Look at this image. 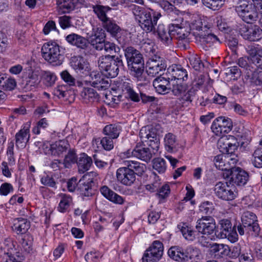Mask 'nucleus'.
Returning <instances> with one entry per match:
<instances>
[{
    "mask_svg": "<svg viewBox=\"0 0 262 262\" xmlns=\"http://www.w3.org/2000/svg\"><path fill=\"white\" fill-rule=\"evenodd\" d=\"M123 51L130 74L138 81H146V78L143 74L144 62L140 52L132 46L126 47Z\"/></svg>",
    "mask_w": 262,
    "mask_h": 262,
    "instance_id": "obj_1",
    "label": "nucleus"
},
{
    "mask_svg": "<svg viewBox=\"0 0 262 262\" xmlns=\"http://www.w3.org/2000/svg\"><path fill=\"white\" fill-rule=\"evenodd\" d=\"M133 13L142 30L147 33L156 32L158 20L161 16L160 13L138 6L134 7Z\"/></svg>",
    "mask_w": 262,
    "mask_h": 262,
    "instance_id": "obj_2",
    "label": "nucleus"
},
{
    "mask_svg": "<svg viewBox=\"0 0 262 262\" xmlns=\"http://www.w3.org/2000/svg\"><path fill=\"white\" fill-rule=\"evenodd\" d=\"M99 69L104 74L111 78L116 77L120 69H123L124 65L121 56L107 55L100 57L98 60Z\"/></svg>",
    "mask_w": 262,
    "mask_h": 262,
    "instance_id": "obj_3",
    "label": "nucleus"
},
{
    "mask_svg": "<svg viewBox=\"0 0 262 262\" xmlns=\"http://www.w3.org/2000/svg\"><path fill=\"white\" fill-rule=\"evenodd\" d=\"M43 58L53 66L61 65L64 60L63 48L55 41H49L43 44L41 48Z\"/></svg>",
    "mask_w": 262,
    "mask_h": 262,
    "instance_id": "obj_4",
    "label": "nucleus"
},
{
    "mask_svg": "<svg viewBox=\"0 0 262 262\" xmlns=\"http://www.w3.org/2000/svg\"><path fill=\"white\" fill-rule=\"evenodd\" d=\"M167 254L171 259L178 262H194L200 256L198 249L192 247L184 249L178 246L171 247L168 250Z\"/></svg>",
    "mask_w": 262,
    "mask_h": 262,
    "instance_id": "obj_5",
    "label": "nucleus"
},
{
    "mask_svg": "<svg viewBox=\"0 0 262 262\" xmlns=\"http://www.w3.org/2000/svg\"><path fill=\"white\" fill-rule=\"evenodd\" d=\"M159 145L157 140L155 139V142L147 143L148 147L143 143H138L132 151V155L139 159L148 162L157 152Z\"/></svg>",
    "mask_w": 262,
    "mask_h": 262,
    "instance_id": "obj_6",
    "label": "nucleus"
},
{
    "mask_svg": "<svg viewBox=\"0 0 262 262\" xmlns=\"http://www.w3.org/2000/svg\"><path fill=\"white\" fill-rule=\"evenodd\" d=\"M235 11L243 21L252 24L258 18L257 10L247 0H241L235 7Z\"/></svg>",
    "mask_w": 262,
    "mask_h": 262,
    "instance_id": "obj_7",
    "label": "nucleus"
},
{
    "mask_svg": "<svg viewBox=\"0 0 262 262\" xmlns=\"http://www.w3.org/2000/svg\"><path fill=\"white\" fill-rule=\"evenodd\" d=\"M233 185L228 184L227 182H218L213 188L215 195L220 199L224 201H231L236 197V192Z\"/></svg>",
    "mask_w": 262,
    "mask_h": 262,
    "instance_id": "obj_8",
    "label": "nucleus"
},
{
    "mask_svg": "<svg viewBox=\"0 0 262 262\" xmlns=\"http://www.w3.org/2000/svg\"><path fill=\"white\" fill-rule=\"evenodd\" d=\"M195 228L198 232L213 236L216 233L215 220L211 216H204L198 220Z\"/></svg>",
    "mask_w": 262,
    "mask_h": 262,
    "instance_id": "obj_9",
    "label": "nucleus"
},
{
    "mask_svg": "<svg viewBox=\"0 0 262 262\" xmlns=\"http://www.w3.org/2000/svg\"><path fill=\"white\" fill-rule=\"evenodd\" d=\"M166 62L163 58L159 56L150 58L146 63V72L148 75L155 77L166 69Z\"/></svg>",
    "mask_w": 262,
    "mask_h": 262,
    "instance_id": "obj_10",
    "label": "nucleus"
},
{
    "mask_svg": "<svg viewBox=\"0 0 262 262\" xmlns=\"http://www.w3.org/2000/svg\"><path fill=\"white\" fill-rule=\"evenodd\" d=\"M211 128L215 135L220 136L231 130L232 122L231 120L228 118L219 117L213 121Z\"/></svg>",
    "mask_w": 262,
    "mask_h": 262,
    "instance_id": "obj_11",
    "label": "nucleus"
},
{
    "mask_svg": "<svg viewBox=\"0 0 262 262\" xmlns=\"http://www.w3.org/2000/svg\"><path fill=\"white\" fill-rule=\"evenodd\" d=\"M171 82L172 80L166 72L155 78L152 84L157 92L160 94H165L171 90Z\"/></svg>",
    "mask_w": 262,
    "mask_h": 262,
    "instance_id": "obj_12",
    "label": "nucleus"
},
{
    "mask_svg": "<svg viewBox=\"0 0 262 262\" xmlns=\"http://www.w3.org/2000/svg\"><path fill=\"white\" fill-rule=\"evenodd\" d=\"M239 33L245 39L251 41H258L262 38V29L257 25L244 26L239 29Z\"/></svg>",
    "mask_w": 262,
    "mask_h": 262,
    "instance_id": "obj_13",
    "label": "nucleus"
},
{
    "mask_svg": "<svg viewBox=\"0 0 262 262\" xmlns=\"http://www.w3.org/2000/svg\"><path fill=\"white\" fill-rule=\"evenodd\" d=\"M118 90L121 91L126 98L129 99L134 102L140 101V96L133 89V83L128 79L120 81L118 86Z\"/></svg>",
    "mask_w": 262,
    "mask_h": 262,
    "instance_id": "obj_14",
    "label": "nucleus"
},
{
    "mask_svg": "<svg viewBox=\"0 0 262 262\" xmlns=\"http://www.w3.org/2000/svg\"><path fill=\"white\" fill-rule=\"evenodd\" d=\"M69 146L68 141L66 140H59L55 143L49 144V146L43 144L42 146L44 152L46 155H51L54 156H59L63 152L66 151Z\"/></svg>",
    "mask_w": 262,
    "mask_h": 262,
    "instance_id": "obj_15",
    "label": "nucleus"
},
{
    "mask_svg": "<svg viewBox=\"0 0 262 262\" xmlns=\"http://www.w3.org/2000/svg\"><path fill=\"white\" fill-rule=\"evenodd\" d=\"M117 181L121 184L130 186L134 183L136 177L126 166L118 168L116 171Z\"/></svg>",
    "mask_w": 262,
    "mask_h": 262,
    "instance_id": "obj_16",
    "label": "nucleus"
},
{
    "mask_svg": "<svg viewBox=\"0 0 262 262\" xmlns=\"http://www.w3.org/2000/svg\"><path fill=\"white\" fill-rule=\"evenodd\" d=\"M249 174L240 167H233L230 172V184L232 183L238 186L245 185L249 180Z\"/></svg>",
    "mask_w": 262,
    "mask_h": 262,
    "instance_id": "obj_17",
    "label": "nucleus"
},
{
    "mask_svg": "<svg viewBox=\"0 0 262 262\" xmlns=\"http://www.w3.org/2000/svg\"><path fill=\"white\" fill-rule=\"evenodd\" d=\"M94 182L93 178L88 174H85L78 182V190L83 196L90 197L94 194L92 186Z\"/></svg>",
    "mask_w": 262,
    "mask_h": 262,
    "instance_id": "obj_18",
    "label": "nucleus"
},
{
    "mask_svg": "<svg viewBox=\"0 0 262 262\" xmlns=\"http://www.w3.org/2000/svg\"><path fill=\"white\" fill-rule=\"evenodd\" d=\"M167 72L172 81H186L188 79V73L181 65L172 64L168 68Z\"/></svg>",
    "mask_w": 262,
    "mask_h": 262,
    "instance_id": "obj_19",
    "label": "nucleus"
},
{
    "mask_svg": "<svg viewBox=\"0 0 262 262\" xmlns=\"http://www.w3.org/2000/svg\"><path fill=\"white\" fill-rule=\"evenodd\" d=\"M164 145L166 150L171 153L183 150V146L179 144L176 136L170 133L165 135L164 139Z\"/></svg>",
    "mask_w": 262,
    "mask_h": 262,
    "instance_id": "obj_20",
    "label": "nucleus"
},
{
    "mask_svg": "<svg viewBox=\"0 0 262 262\" xmlns=\"http://www.w3.org/2000/svg\"><path fill=\"white\" fill-rule=\"evenodd\" d=\"M84 3V0H57V5L59 12L61 13H68Z\"/></svg>",
    "mask_w": 262,
    "mask_h": 262,
    "instance_id": "obj_21",
    "label": "nucleus"
},
{
    "mask_svg": "<svg viewBox=\"0 0 262 262\" xmlns=\"http://www.w3.org/2000/svg\"><path fill=\"white\" fill-rule=\"evenodd\" d=\"M170 31L172 38L179 40L186 39L190 34V29L188 27L179 24H170Z\"/></svg>",
    "mask_w": 262,
    "mask_h": 262,
    "instance_id": "obj_22",
    "label": "nucleus"
},
{
    "mask_svg": "<svg viewBox=\"0 0 262 262\" xmlns=\"http://www.w3.org/2000/svg\"><path fill=\"white\" fill-rule=\"evenodd\" d=\"M30 228V222L27 219L18 217L13 220L12 230L17 234H25Z\"/></svg>",
    "mask_w": 262,
    "mask_h": 262,
    "instance_id": "obj_23",
    "label": "nucleus"
},
{
    "mask_svg": "<svg viewBox=\"0 0 262 262\" xmlns=\"http://www.w3.org/2000/svg\"><path fill=\"white\" fill-rule=\"evenodd\" d=\"M66 41L72 46L84 49L89 45V42L85 37L76 33H71L66 37Z\"/></svg>",
    "mask_w": 262,
    "mask_h": 262,
    "instance_id": "obj_24",
    "label": "nucleus"
},
{
    "mask_svg": "<svg viewBox=\"0 0 262 262\" xmlns=\"http://www.w3.org/2000/svg\"><path fill=\"white\" fill-rule=\"evenodd\" d=\"M106 35L104 30L100 27H96L93 29V32L90 36L89 44L93 48L96 49V46L101 43H103L105 41Z\"/></svg>",
    "mask_w": 262,
    "mask_h": 262,
    "instance_id": "obj_25",
    "label": "nucleus"
},
{
    "mask_svg": "<svg viewBox=\"0 0 262 262\" xmlns=\"http://www.w3.org/2000/svg\"><path fill=\"white\" fill-rule=\"evenodd\" d=\"M159 38L166 46L172 43V37L170 31V25L166 27L163 24H159L157 30Z\"/></svg>",
    "mask_w": 262,
    "mask_h": 262,
    "instance_id": "obj_26",
    "label": "nucleus"
},
{
    "mask_svg": "<svg viewBox=\"0 0 262 262\" xmlns=\"http://www.w3.org/2000/svg\"><path fill=\"white\" fill-rule=\"evenodd\" d=\"M219 225L220 228L219 230H216L215 235L220 238H225L226 236L229 235V232L234 229V226H232L230 220L228 219L220 220Z\"/></svg>",
    "mask_w": 262,
    "mask_h": 262,
    "instance_id": "obj_27",
    "label": "nucleus"
},
{
    "mask_svg": "<svg viewBox=\"0 0 262 262\" xmlns=\"http://www.w3.org/2000/svg\"><path fill=\"white\" fill-rule=\"evenodd\" d=\"M139 136L142 143L144 142H155V139L160 144L159 136L155 132V129H149L147 127H143L140 130Z\"/></svg>",
    "mask_w": 262,
    "mask_h": 262,
    "instance_id": "obj_28",
    "label": "nucleus"
},
{
    "mask_svg": "<svg viewBox=\"0 0 262 262\" xmlns=\"http://www.w3.org/2000/svg\"><path fill=\"white\" fill-rule=\"evenodd\" d=\"M16 146L23 148L30 139V130L28 127L24 126L15 136Z\"/></svg>",
    "mask_w": 262,
    "mask_h": 262,
    "instance_id": "obj_29",
    "label": "nucleus"
},
{
    "mask_svg": "<svg viewBox=\"0 0 262 262\" xmlns=\"http://www.w3.org/2000/svg\"><path fill=\"white\" fill-rule=\"evenodd\" d=\"M92 8L94 13L96 15L101 24L110 18L107 16V13L112 10V8L109 6L97 4L92 5Z\"/></svg>",
    "mask_w": 262,
    "mask_h": 262,
    "instance_id": "obj_30",
    "label": "nucleus"
},
{
    "mask_svg": "<svg viewBox=\"0 0 262 262\" xmlns=\"http://www.w3.org/2000/svg\"><path fill=\"white\" fill-rule=\"evenodd\" d=\"M215 167L221 170H229L233 168L229 166V155H219L214 157L213 160Z\"/></svg>",
    "mask_w": 262,
    "mask_h": 262,
    "instance_id": "obj_31",
    "label": "nucleus"
},
{
    "mask_svg": "<svg viewBox=\"0 0 262 262\" xmlns=\"http://www.w3.org/2000/svg\"><path fill=\"white\" fill-rule=\"evenodd\" d=\"M103 28L109 33L113 37H117L121 31V28L116 23V21L112 18H110L102 24Z\"/></svg>",
    "mask_w": 262,
    "mask_h": 262,
    "instance_id": "obj_32",
    "label": "nucleus"
},
{
    "mask_svg": "<svg viewBox=\"0 0 262 262\" xmlns=\"http://www.w3.org/2000/svg\"><path fill=\"white\" fill-rule=\"evenodd\" d=\"M16 86V82L14 78L5 74H0V88L5 91H12Z\"/></svg>",
    "mask_w": 262,
    "mask_h": 262,
    "instance_id": "obj_33",
    "label": "nucleus"
},
{
    "mask_svg": "<svg viewBox=\"0 0 262 262\" xmlns=\"http://www.w3.org/2000/svg\"><path fill=\"white\" fill-rule=\"evenodd\" d=\"M125 166H126L129 169L134 172V174L141 176L146 169V165L139 162L135 161H125Z\"/></svg>",
    "mask_w": 262,
    "mask_h": 262,
    "instance_id": "obj_34",
    "label": "nucleus"
},
{
    "mask_svg": "<svg viewBox=\"0 0 262 262\" xmlns=\"http://www.w3.org/2000/svg\"><path fill=\"white\" fill-rule=\"evenodd\" d=\"M125 166H126L129 169L134 172V174L141 176L146 169V165L139 162L135 161H125Z\"/></svg>",
    "mask_w": 262,
    "mask_h": 262,
    "instance_id": "obj_35",
    "label": "nucleus"
},
{
    "mask_svg": "<svg viewBox=\"0 0 262 262\" xmlns=\"http://www.w3.org/2000/svg\"><path fill=\"white\" fill-rule=\"evenodd\" d=\"M92 159L86 154H80L79 160L77 161L78 170L80 173H84L88 170L92 164Z\"/></svg>",
    "mask_w": 262,
    "mask_h": 262,
    "instance_id": "obj_36",
    "label": "nucleus"
},
{
    "mask_svg": "<svg viewBox=\"0 0 262 262\" xmlns=\"http://www.w3.org/2000/svg\"><path fill=\"white\" fill-rule=\"evenodd\" d=\"M121 128L120 125L111 124L106 125L103 129V133L105 136H108L112 139H117L120 133Z\"/></svg>",
    "mask_w": 262,
    "mask_h": 262,
    "instance_id": "obj_37",
    "label": "nucleus"
},
{
    "mask_svg": "<svg viewBox=\"0 0 262 262\" xmlns=\"http://www.w3.org/2000/svg\"><path fill=\"white\" fill-rule=\"evenodd\" d=\"M72 67L76 71L82 72L88 71L89 64L85 62L84 59L80 56H74L72 58L71 61Z\"/></svg>",
    "mask_w": 262,
    "mask_h": 262,
    "instance_id": "obj_38",
    "label": "nucleus"
},
{
    "mask_svg": "<svg viewBox=\"0 0 262 262\" xmlns=\"http://www.w3.org/2000/svg\"><path fill=\"white\" fill-rule=\"evenodd\" d=\"M247 51L251 62L256 65L262 62V48L256 49L254 47H249Z\"/></svg>",
    "mask_w": 262,
    "mask_h": 262,
    "instance_id": "obj_39",
    "label": "nucleus"
},
{
    "mask_svg": "<svg viewBox=\"0 0 262 262\" xmlns=\"http://www.w3.org/2000/svg\"><path fill=\"white\" fill-rule=\"evenodd\" d=\"M81 97L85 103L95 101L98 99V95L93 88H84L81 92Z\"/></svg>",
    "mask_w": 262,
    "mask_h": 262,
    "instance_id": "obj_40",
    "label": "nucleus"
},
{
    "mask_svg": "<svg viewBox=\"0 0 262 262\" xmlns=\"http://www.w3.org/2000/svg\"><path fill=\"white\" fill-rule=\"evenodd\" d=\"M103 49L111 55H114V54L119 53L120 51V47L118 46L110 41H104L103 43L99 44L98 46H96V50L98 51H101Z\"/></svg>",
    "mask_w": 262,
    "mask_h": 262,
    "instance_id": "obj_41",
    "label": "nucleus"
},
{
    "mask_svg": "<svg viewBox=\"0 0 262 262\" xmlns=\"http://www.w3.org/2000/svg\"><path fill=\"white\" fill-rule=\"evenodd\" d=\"M198 35L203 42L213 43L218 41L221 43L219 38L215 34L210 32L209 29L199 32Z\"/></svg>",
    "mask_w": 262,
    "mask_h": 262,
    "instance_id": "obj_42",
    "label": "nucleus"
},
{
    "mask_svg": "<svg viewBox=\"0 0 262 262\" xmlns=\"http://www.w3.org/2000/svg\"><path fill=\"white\" fill-rule=\"evenodd\" d=\"M60 201L58 207V210L60 212H65L72 203V198L68 194L60 193L59 195Z\"/></svg>",
    "mask_w": 262,
    "mask_h": 262,
    "instance_id": "obj_43",
    "label": "nucleus"
},
{
    "mask_svg": "<svg viewBox=\"0 0 262 262\" xmlns=\"http://www.w3.org/2000/svg\"><path fill=\"white\" fill-rule=\"evenodd\" d=\"M178 228L180 229L182 234L185 239L190 241H192L195 239L196 231H194L186 224L183 223L182 225H179Z\"/></svg>",
    "mask_w": 262,
    "mask_h": 262,
    "instance_id": "obj_44",
    "label": "nucleus"
},
{
    "mask_svg": "<svg viewBox=\"0 0 262 262\" xmlns=\"http://www.w3.org/2000/svg\"><path fill=\"white\" fill-rule=\"evenodd\" d=\"M256 66L257 69L252 72L250 78V81L256 85H260L262 84V61Z\"/></svg>",
    "mask_w": 262,
    "mask_h": 262,
    "instance_id": "obj_45",
    "label": "nucleus"
},
{
    "mask_svg": "<svg viewBox=\"0 0 262 262\" xmlns=\"http://www.w3.org/2000/svg\"><path fill=\"white\" fill-rule=\"evenodd\" d=\"M243 226L245 227L246 233L252 236L256 237L259 235L260 228L258 223V221L255 222H250V225L247 223L244 225Z\"/></svg>",
    "mask_w": 262,
    "mask_h": 262,
    "instance_id": "obj_46",
    "label": "nucleus"
},
{
    "mask_svg": "<svg viewBox=\"0 0 262 262\" xmlns=\"http://www.w3.org/2000/svg\"><path fill=\"white\" fill-rule=\"evenodd\" d=\"M114 139L109 138L108 136H105L101 139H97L93 141V144L94 145L95 143L97 144L100 142L102 148L105 150H111L114 147Z\"/></svg>",
    "mask_w": 262,
    "mask_h": 262,
    "instance_id": "obj_47",
    "label": "nucleus"
},
{
    "mask_svg": "<svg viewBox=\"0 0 262 262\" xmlns=\"http://www.w3.org/2000/svg\"><path fill=\"white\" fill-rule=\"evenodd\" d=\"M162 256L159 255L156 252H153L150 250L147 249L145 251L142 257L143 262H158L161 259Z\"/></svg>",
    "mask_w": 262,
    "mask_h": 262,
    "instance_id": "obj_48",
    "label": "nucleus"
},
{
    "mask_svg": "<svg viewBox=\"0 0 262 262\" xmlns=\"http://www.w3.org/2000/svg\"><path fill=\"white\" fill-rule=\"evenodd\" d=\"M42 79L46 86L51 87L55 84L56 76L54 73L50 71H43L42 73Z\"/></svg>",
    "mask_w": 262,
    "mask_h": 262,
    "instance_id": "obj_49",
    "label": "nucleus"
},
{
    "mask_svg": "<svg viewBox=\"0 0 262 262\" xmlns=\"http://www.w3.org/2000/svg\"><path fill=\"white\" fill-rule=\"evenodd\" d=\"M171 91L175 96H181L184 93L187 89V85L181 81L177 82L176 81L172 82Z\"/></svg>",
    "mask_w": 262,
    "mask_h": 262,
    "instance_id": "obj_50",
    "label": "nucleus"
},
{
    "mask_svg": "<svg viewBox=\"0 0 262 262\" xmlns=\"http://www.w3.org/2000/svg\"><path fill=\"white\" fill-rule=\"evenodd\" d=\"M39 82L40 80L36 72H31L29 73L28 77L26 78V86L32 89L36 87Z\"/></svg>",
    "mask_w": 262,
    "mask_h": 262,
    "instance_id": "obj_51",
    "label": "nucleus"
},
{
    "mask_svg": "<svg viewBox=\"0 0 262 262\" xmlns=\"http://www.w3.org/2000/svg\"><path fill=\"white\" fill-rule=\"evenodd\" d=\"M239 262H254L255 258L252 251L248 247H245L242 254L238 258Z\"/></svg>",
    "mask_w": 262,
    "mask_h": 262,
    "instance_id": "obj_52",
    "label": "nucleus"
},
{
    "mask_svg": "<svg viewBox=\"0 0 262 262\" xmlns=\"http://www.w3.org/2000/svg\"><path fill=\"white\" fill-rule=\"evenodd\" d=\"M153 168L160 173L165 172L166 169V164L165 160L163 158H156L152 162Z\"/></svg>",
    "mask_w": 262,
    "mask_h": 262,
    "instance_id": "obj_53",
    "label": "nucleus"
},
{
    "mask_svg": "<svg viewBox=\"0 0 262 262\" xmlns=\"http://www.w3.org/2000/svg\"><path fill=\"white\" fill-rule=\"evenodd\" d=\"M190 65L195 71H200L204 67L200 57L196 54L192 55L189 58Z\"/></svg>",
    "mask_w": 262,
    "mask_h": 262,
    "instance_id": "obj_54",
    "label": "nucleus"
},
{
    "mask_svg": "<svg viewBox=\"0 0 262 262\" xmlns=\"http://www.w3.org/2000/svg\"><path fill=\"white\" fill-rule=\"evenodd\" d=\"M77 162V155L74 149H70L65 156L63 164L64 167H69L71 164Z\"/></svg>",
    "mask_w": 262,
    "mask_h": 262,
    "instance_id": "obj_55",
    "label": "nucleus"
},
{
    "mask_svg": "<svg viewBox=\"0 0 262 262\" xmlns=\"http://www.w3.org/2000/svg\"><path fill=\"white\" fill-rule=\"evenodd\" d=\"M241 221L243 225L247 223L250 225V222L253 223V222L257 221V216L252 212L249 211H244L242 215Z\"/></svg>",
    "mask_w": 262,
    "mask_h": 262,
    "instance_id": "obj_56",
    "label": "nucleus"
},
{
    "mask_svg": "<svg viewBox=\"0 0 262 262\" xmlns=\"http://www.w3.org/2000/svg\"><path fill=\"white\" fill-rule=\"evenodd\" d=\"M245 247H242L239 244H236L231 247H229V257L231 258H239Z\"/></svg>",
    "mask_w": 262,
    "mask_h": 262,
    "instance_id": "obj_57",
    "label": "nucleus"
},
{
    "mask_svg": "<svg viewBox=\"0 0 262 262\" xmlns=\"http://www.w3.org/2000/svg\"><path fill=\"white\" fill-rule=\"evenodd\" d=\"M213 210V204L209 201L203 202L199 206V211L203 214H210Z\"/></svg>",
    "mask_w": 262,
    "mask_h": 262,
    "instance_id": "obj_58",
    "label": "nucleus"
},
{
    "mask_svg": "<svg viewBox=\"0 0 262 262\" xmlns=\"http://www.w3.org/2000/svg\"><path fill=\"white\" fill-rule=\"evenodd\" d=\"M203 4L213 10H219L223 5V0H202Z\"/></svg>",
    "mask_w": 262,
    "mask_h": 262,
    "instance_id": "obj_59",
    "label": "nucleus"
},
{
    "mask_svg": "<svg viewBox=\"0 0 262 262\" xmlns=\"http://www.w3.org/2000/svg\"><path fill=\"white\" fill-rule=\"evenodd\" d=\"M253 165L257 168L262 167V155L261 151L257 148L252 155L251 159Z\"/></svg>",
    "mask_w": 262,
    "mask_h": 262,
    "instance_id": "obj_60",
    "label": "nucleus"
},
{
    "mask_svg": "<svg viewBox=\"0 0 262 262\" xmlns=\"http://www.w3.org/2000/svg\"><path fill=\"white\" fill-rule=\"evenodd\" d=\"M153 252L159 253V255L163 256L164 246L160 241H155L151 245L147 248Z\"/></svg>",
    "mask_w": 262,
    "mask_h": 262,
    "instance_id": "obj_61",
    "label": "nucleus"
},
{
    "mask_svg": "<svg viewBox=\"0 0 262 262\" xmlns=\"http://www.w3.org/2000/svg\"><path fill=\"white\" fill-rule=\"evenodd\" d=\"M54 95L57 96L59 98L67 97L69 93L68 90V86L65 85L57 86L55 88L53 91Z\"/></svg>",
    "mask_w": 262,
    "mask_h": 262,
    "instance_id": "obj_62",
    "label": "nucleus"
},
{
    "mask_svg": "<svg viewBox=\"0 0 262 262\" xmlns=\"http://www.w3.org/2000/svg\"><path fill=\"white\" fill-rule=\"evenodd\" d=\"M60 76L61 79L69 86L76 85V79L67 70L61 72L60 73Z\"/></svg>",
    "mask_w": 262,
    "mask_h": 262,
    "instance_id": "obj_63",
    "label": "nucleus"
},
{
    "mask_svg": "<svg viewBox=\"0 0 262 262\" xmlns=\"http://www.w3.org/2000/svg\"><path fill=\"white\" fill-rule=\"evenodd\" d=\"M49 126V122L46 118L41 119L37 123V125L32 129V132L36 135L40 133L41 129H45Z\"/></svg>",
    "mask_w": 262,
    "mask_h": 262,
    "instance_id": "obj_64",
    "label": "nucleus"
}]
</instances>
